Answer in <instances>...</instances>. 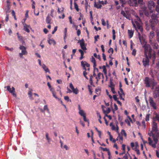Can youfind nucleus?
Masks as SVG:
<instances>
[{"label": "nucleus", "instance_id": "obj_1", "mask_svg": "<svg viewBox=\"0 0 159 159\" xmlns=\"http://www.w3.org/2000/svg\"><path fill=\"white\" fill-rule=\"evenodd\" d=\"M144 82L146 87H151L154 98L156 99L159 96V85L157 84V82L154 79H150L148 77H145Z\"/></svg>", "mask_w": 159, "mask_h": 159}, {"label": "nucleus", "instance_id": "obj_2", "mask_svg": "<svg viewBox=\"0 0 159 159\" xmlns=\"http://www.w3.org/2000/svg\"><path fill=\"white\" fill-rule=\"evenodd\" d=\"M134 20L135 23L133 21L132 22L133 26L135 29H138L142 32L143 30L141 26L142 22L139 17L138 16H136Z\"/></svg>", "mask_w": 159, "mask_h": 159}, {"label": "nucleus", "instance_id": "obj_3", "mask_svg": "<svg viewBox=\"0 0 159 159\" xmlns=\"http://www.w3.org/2000/svg\"><path fill=\"white\" fill-rule=\"evenodd\" d=\"M144 49V55L145 57H147L148 55L150 58L152 57V49L150 45L149 44H146L143 46Z\"/></svg>", "mask_w": 159, "mask_h": 159}, {"label": "nucleus", "instance_id": "obj_4", "mask_svg": "<svg viewBox=\"0 0 159 159\" xmlns=\"http://www.w3.org/2000/svg\"><path fill=\"white\" fill-rule=\"evenodd\" d=\"M150 106L152 107L154 109L156 110L157 109V104L154 102L153 98L150 96L148 98Z\"/></svg>", "mask_w": 159, "mask_h": 159}, {"label": "nucleus", "instance_id": "obj_5", "mask_svg": "<svg viewBox=\"0 0 159 159\" xmlns=\"http://www.w3.org/2000/svg\"><path fill=\"white\" fill-rule=\"evenodd\" d=\"M149 43L154 49L157 50L159 48V45H158L157 41L156 40H150Z\"/></svg>", "mask_w": 159, "mask_h": 159}, {"label": "nucleus", "instance_id": "obj_6", "mask_svg": "<svg viewBox=\"0 0 159 159\" xmlns=\"http://www.w3.org/2000/svg\"><path fill=\"white\" fill-rule=\"evenodd\" d=\"M149 22L152 29L156 25L159 24V20L158 19L150 20Z\"/></svg>", "mask_w": 159, "mask_h": 159}, {"label": "nucleus", "instance_id": "obj_7", "mask_svg": "<svg viewBox=\"0 0 159 159\" xmlns=\"http://www.w3.org/2000/svg\"><path fill=\"white\" fill-rule=\"evenodd\" d=\"M7 90L10 93H11L12 95L14 96L15 97H16V95L15 93V88L12 87V90H11V88H10V86H7L6 87Z\"/></svg>", "mask_w": 159, "mask_h": 159}, {"label": "nucleus", "instance_id": "obj_8", "mask_svg": "<svg viewBox=\"0 0 159 159\" xmlns=\"http://www.w3.org/2000/svg\"><path fill=\"white\" fill-rule=\"evenodd\" d=\"M81 66L83 67V68L85 70H86V66L87 67H90V64L88 63L87 62L85 61H82L81 62Z\"/></svg>", "mask_w": 159, "mask_h": 159}, {"label": "nucleus", "instance_id": "obj_9", "mask_svg": "<svg viewBox=\"0 0 159 159\" xmlns=\"http://www.w3.org/2000/svg\"><path fill=\"white\" fill-rule=\"evenodd\" d=\"M128 3L130 6H137V0H129Z\"/></svg>", "mask_w": 159, "mask_h": 159}, {"label": "nucleus", "instance_id": "obj_10", "mask_svg": "<svg viewBox=\"0 0 159 159\" xmlns=\"http://www.w3.org/2000/svg\"><path fill=\"white\" fill-rule=\"evenodd\" d=\"M152 130V132H156L158 130L157 124L154 121L153 122Z\"/></svg>", "mask_w": 159, "mask_h": 159}, {"label": "nucleus", "instance_id": "obj_11", "mask_svg": "<svg viewBox=\"0 0 159 159\" xmlns=\"http://www.w3.org/2000/svg\"><path fill=\"white\" fill-rule=\"evenodd\" d=\"M80 42V46L82 49L84 50H85L87 49L86 47L85 46L84 40L83 39L79 41L78 43Z\"/></svg>", "mask_w": 159, "mask_h": 159}, {"label": "nucleus", "instance_id": "obj_12", "mask_svg": "<svg viewBox=\"0 0 159 159\" xmlns=\"http://www.w3.org/2000/svg\"><path fill=\"white\" fill-rule=\"evenodd\" d=\"M148 55L147 57H145L146 58H143V65L144 66H146L147 65H149V60L148 58Z\"/></svg>", "mask_w": 159, "mask_h": 159}, {"label": "nucleus", "instance_id": "obj_13", "mask_svg": "<svg viewBox=\"0 0 159 159\" xmlns=\"http://www.w3.org/2000/svg\"><path fill=\"white\" fill-rule=\"evenodd\" d=\"M19 49L21 50V53L24 55H27V52L26 50V48L24 46L22 45H20Z\"/></svg>", "mask_w": 159, "mask_h": 159}, {"label": "nucleus", "instance_id": "obj_14", "mask_svg": "<svg viewBox=\"0 0 159 159\" xmlns=\"http://www.w3.org/2000/svg\"><path fill=\"white\" fill-rule=\"evenodd\" d=\"M158 73V72L156 70H150V74L152 77V78H151V79H154V78L155 77V75H156Z\"/></svg>", "mask_w": 159, "mask_h": 159}, {"label": "nucleus", "instance_id": "obj_15", "mask_svg": "<svg viewBox=\"0 0 159 159\" xmlns=\"http://www.w3.org/2000/svg\"><path fill=\"white\" fill-rule=\"evenodd\" d=\"M23 24L24 25V30L28 33H29L30 32V30L29 28H30V26L26 25L25 23L24 24L23 23Z\"/></svg>", "mask_w": 159, "mask_h": 159}, {"label": "nucleus", "instance_id": "obj_16", "mask_svg": "<svg viewBox=\"0 0 159 159\" xmlns=\"http://www.w3.org/2000/svg\"><path fill=\"white\" fill-rule=\"evenodd\" d=\"M155 34L154 33L153 31H152L150 32V35L149 36V42H150V40H155L153 39L154 37Z\"/></svg>", "mask_w": 159, "mask_h": 159}, {"label": "nucleus", "instance_id": "obj_17", "mask_svg": "<svg viewBox=\"0 0 159 159\" xmlns=\"http://www.w3.org/2000/svg\"><path fill=\"white\" fill-rule=\"evenodd\" d=\"M94 7L98 8H99V0H94Z\"/></svg>", "mask_w": 159, "mask_h": 159}, {"label": "nucleus", "instance_id": "obj_18", "mask_svg": "<svg viewBox=\"0 0 159 159\" xmlns=\"http://www.w3.org/2000/svg\"><path fill=\"white\" fill-rule=\"evenodd\" d=\"M42 67L43 68V70L45 71L46 72L50 73V70L44 64H43L42 66Z\"/></svg>", "mask_w": 159, "mask_h": 159}, {"label": "nucleus", "instance_id": "obj_19", "mask_svg": "<svg viewBox=\"0 0 159 159\" xmlns=\"http://www.w3.org/2000/svg\"><path fill=\"white\" fill-rule=\"evenodd\" d=\"M103 106L102 105V110H103V112L105 115L107 114L110 112L111 111V110H110V108H109V107L107 108V110L105 111L103 109Z\"/></svg>", "mask_w": 159, "mask_h": 159}, {"label": "nucleus", "instance_id": "obj_20", "mask_svg": "<svg viewBox=\"0 0 159 159\" xmlns=\"http://www.w3.org/2000/svg\"><path fill=\"white\" fill-rule=\"evenodd\" d=\"M148 8H150V6H153V7H154L155 6V3L152 1L150 0L148 2Z\"/></svg>", "mask_w": 159, "mask_h": 159}, {"label": "nucleus", "instance_id": "obj_21", "mask_svg": "<svg viewBox=\"0 0 159 159\" xmlns=\"http://www.w3.org/2000/svg\"><path fill=\"white\" fill-rule=\"evenodd\" d=\"M51 20L52 19L49 16V15H48L46 20V23L48 24H50Z\"/></svg>", "mask_w": 159, "mask_h": 159}, {"label": "nucleus", "instance_id": "obj_22", "mask_svg": "<svg viewBox=\"0 0 159 159\" xmlns=\"http://www.w3.org/2000/svg\"><path fill=\"white\" fill-rule=\"evenodd\" d=\"M90 61L92 63H93V66H97L95 59L93 56H92L91 58H90Z\"/></svg>", "mask_w": 159, "mask_h": 159}, {"label": "nucleus", "instance_id": "obj_23", "mask_svg": "<svg viewBox=\"0 0 159 159\" xmlns=\"http://www.w3.org/2000/svg\"><path fill=\"white\" fill-rule=\"evenodd\" d=\"M48 42L50 45L53 44L54 45L56 44V42L53 39H49L48 40Z\"/></svg>", "mask_w": 159, "mask_h": 159}, {"label": "nucleus", "instance_id": "obj_24", "mask_svg": "<svg viewBox=\"0 0 159 159\" xmlns=\"http://www.w3.org/2000/svg\"><path fill=\"white\" fill-rule=\"evenodd\" d=\"M93 75L95 77L96 76V71L97 73L98 72V68L96 67V66H93Z\"/></svg>", "mask_w": 159, "mask_h": 159}, {"label": "nucleus", "instance_id": "obj_25", "mask_svg": "<svg viewBox=\"0 0 159 159\" xmlns=\"http://www.w3.org/2000/svg\"><path fill=\"white\" fill-rule=\"evenodd\" d=\"M153 119L155 121L157 120L159 122V115L156 113L155 116L153 117Z\"/></svg>", "mask_w": 159, "mask_h": 159}, {"label": "nucleus", "instance_id": "obj_26", "mask_svg": "<svg viewBox=\"0 0 159 159\" xmlns=\"http://www.w3.org/2000/svg\"><path fill=\"white\" fill-rule=\"evenodd\" d=\"M128 33L129 38H132L134 34L132 30H128Z\"/></svg>", "mask_w": 159, "mask_h": 159}, {"label": "nucleus", "instance_id": "obj_27", "mask_svg": "<svg viewBox=\"0 0 159 159\" xmlns=\"http://www.w3.org/2000/svg\"><path fill=\"white\" fill-rule=\"evenodd\" d=\"M151 20L158 19L157 15H156L154 13H153L151 16Z\"/></svg>", "mask_w": 159, "mask_h": 159}, {"label": "nucleus", "instance_id": "obj_28", "mask_svg": "<svg viewBox=\"0 0 159 159\" xmlns=\"http://www.w3.org/2000/svg\"><path fill=\"white\" fill-rule=\"evenodd\" d=\"M141 8L142 10L144 11L147 10V7H146L143 4L142 5H140Z\"/></svg>", "mask_w": 159, "mask_h": 159}, {"label": "nucleus", "instance_id": "obj_29", "mask_svg": "<svg viewBox=\"0 0 159 159\" xmlns=\"http://www.w3.org/2000/svg\"><path fill=\"white\" fill-rule=\"evenodd\" d=\"M152 137L153 138V139L154 141V142L155 143L154 144H156H156L157 143L158 139L155 136L154 134H152Z\"/></svg>", "mask_w": 159, "mask_h": 159}, {"label": "nucleus", "instance_id": "obj_30", "mask_svg": "<svg viewBox=\"0 0 159 159\" xmlns=\"http://www.w3.org/2000/svg\"><path fill=\"white\" fill-rule=\"evenodd\" d=\"M79 113L80 116L83 117L86 116L85 113L83 110H80L79 111Z\"/></svg>", "mask_w": 159, "mask_h": 159}, {"label": "nucleus", "instance_id": "obj_31", "mask_svg": "<svg viewBox=\"0 0 159 159\" xmlns=\"http://www.w3.org/2000/svg\"><path fill=\"white\" fill-rule=\"evenodd\" d=\"M153 141L152 140H151V141H150V142H148L149 144L150 145L152 146V147L153 148H156V144L152 143Z\"/></svg>", "mask_w": 159, "mask_h": 159}, {"label": "nucleus", "instance_id": "obj_32", "mask_svg": "<svg viewBox=\"0 0 159 159\" xmlns=\"http://www.w3.org/2000/svg\"><path fill=\"white\" fill-rule=\"evenodd\" d=\"M47 85H48V87L49 88V89L50 90V91L51 92L54 91V89L52 88V87L49 82H48L47 83Z\"/></svg>", "mask_w": 159, "mask_h": 159}, {"label": "nucleus", "instance_id": "obj_33", "mask_svg": "<svg viewBox=\"0 0 159 159\" xmlns=\"http://www.w3.org/2000/svg\"><path fill=\"white\" fill-rule=\"evenodd\" d=\"M108 86L109 87H110L111 88L114 87L115 85L112 82V81L111 80L110 81V85H109Z\"/></svg>", "mask_w": 159, "mask_h": 159}, {"label": "nucleus", "instance_id": "obj_34", "mask_svg": "<svg viewBox=\"0 0 159 159\" xmlns=\"http://www.w3.org/2000/svg\"><path fill=\"white\" fill-rule=\"evenodd\" d=\"M74 7L75 9L77 11H79V8L78 7V6L77 4L75 2H74Z\"/></svg>", "mask_w": 159, "mask_h": 159}, {"label": "nucleus", "instance_id": "obj_35", "mask_svg": "<svg viewBox=\"0 0 159 159\" xmlns=\"http://www.w3.org/2000/svg\"><path fill=\"white\" fill-rule=\"evenodd\" d=\"M72 92L75 94H77L78 93L79 90L77 88L74 89L72 90Z\"/></svg>", "mask_w": 159, "mask_h": 159}, {"label": "nucleus", "instance_id": "obj_36", "mask_svg": "<svg viewBox=\"0 0 159 159\" xmlns=\"http://www.w3.org/2000/svg\"><path fill=\"white\" fill-rule=\"evenodd\" d=\"M137 6L138 4H140V5L143 4V0H137Z\"/></svg>", "mask_w": 159, "mask_h": 159}, {"label": "nucleus", "instance_id": "obj_37", "mask_svg": "<svg viewBox=\"0 0 159 159\" xmlns=\"http://www.w3.org/2000/svg\"><path fill=\"white\" fill-rule=\"evenodd\" d=\"M118 94H119V95H120V99H121V100H123L124 101L125 100H124V98H123V97H122V95H123V94H122V93H121L120 92H119V91H118Z\"/></svg>", "mask_w": 159, "mask_h": 159}, {"label": "nucleus", "instance_id": "obj_38", "mask_svg": "<svg viewBox=\"0 0 159 159\" xmlns=\"http://www.w3.org/2000/svg\"><path fill=\"white\" fill-rule=\"evenodd\" d=\"M48 133H46V135H45V136H46V138L48 141V143H49V142H50V138H49V137H48Z\"/></svg>", "mask_w": 159, "mask_h": 159}, {"label": "nucleus", "instance_id": "obj_39", "mask_svg": "<svg viewBox=\"0 0 159 159\" xmlns=\"http://www.w3.org/2000/svg\"><path fill=\"white\" fill-rule=\"evenodd\" d=\"M145 15L147 17H149L150 16L149 13L147 10L143 12Z\"/></svg>", "mask_w": 159, "mask_h": 159}, {"label": "nucleus", "instance_id": "obj_40", "mask_svg": "<svg viewBox=\"0 0 159 159\" xmlns=\"http://www.w3.org/2000/svg\"><path fill=\"white\" fill-rule=\"evenodd\" d=\"M108 52L109 53L111 52V55H112L113 54V52H114V50H113V49L112 48H110L109 49V50H108Z\"/></svg>", "mask_w": 159, "mask_h": 159}, {"label": "nucleus", "instance_id": "obj_41", "mask_svg": "<svg viewBox=\"0 0 159 159\" xmlns=\"http://www.w3.org/2000/svg\"><path fill=\"white\" fill-rule=\"evenodd\" d=\"M121 133L122 135H124L125 137L126 136V134L124 130L122 129L121 131Z\"/></svg>", "mask_w": 159, "mask_h": 159}, {"label": "nucleus", "instance_id": "obj_42", "mask_svg": "<svg viewBox=\"0 0 159 159\" xmlns=\"http://www.w3.org/2000/svg\"><path fill=\"white\" fill-rule=\"evenodd\" d=\"M121 13L123 16H124L126 18H127V15L125 13L124 11L122 10L121 12Z\"/></svg>", "mask_w": 159, "mask_h": 159}, {"label": "nucleus", "instance_id": "obj_43", "mask_svg": "<svg viewBox=\"0 0 159 159\" xmlns=\"http://www.w3.org/2000/svg\"><path fill=\"white\" fill-rule=\"evenodd\" d=\"M125 144H122V149L123 151V153H125Z\"/></svg>", "mask_w": 159, "mask_h": 159}, {"label": "nucleus", "instance_id": "obj_44", "mask_svg": "<svg viewBox=\"0 0 159 159\" xmlns=\"http://www.w3.org/2000/svg\"><path fill=\"white\" fill-rule=\"evenodd\" d=\"M156 39L157 41L159 43V31L157 32Z\"/></svg>", "mask_w": 159, "mask_h": 159}, {"label": "nucleus", "instance_id": "obj_45", "mask_svg": "<svg viewBox=\"0 0 159 159\" xmlns=\"http://www.w3.org/2000/svg\"><path fill=\"white\" fill-rule=\"evenodd\" d=\"M83 119H84V121H85V122H88V125H89V120L86 119V116H83Z\"/></svg>", "mask_w": 159, "mask_h": 159}, {"label": "nucleus", "instance_id": "obj_46", "mask_svg": "<svg viewBox=\"0 0 159 159\" xmlns=\"http://www.w3.org/2000/svg\"><path fill=\"white\" fill-rule=\"evenodd\" d=\"M86 70H85L84 71L83 74L84 76V77L87 79H88V78H87V77L86 76V75L87 74V72L86 71Z\"/></svg>", "mask_w": 159, "mask_h": 159}, {"label": "nucleus", "instance_id": "obj_47", "mask_svg": "<svg viewBox=\"0 0 159 159\" xmlns=\"http://www.w3.org/2000/svg\"><path fill=\"white\" fill-rule=\"evenodd\" d=\"M102 68L103 69V71L104 73L105 74H106L107 72L106 66H102Z\"/></svg>", "mask_w": 159, "mask_h": 159}, {"label": "nucleus", "instance_id": "obj_48", "mask_svg": "<svg viewBox=\"0 0 159 159\" xmlns=\"http://www.w3.org/2000/svg\"><path fill=\"white\" fill-rule=\"evenodd\" d=\"M99 38V36L98 35H96L94 36V43H95L96 42L98 41V39Z\"/></svg>", "mask_w": 159, "mask_h": 159}, {"label": "nucleus", "instance_id": "obj_49", "mask_svg": "<svg viewBox=\"0 0 159 159\" xmlns=\"http://www.w3.org/2000/svg\"><path fill=\"white\" fill-rule=\"evenodd\" d=\"M101 21H102V25L104 26H105L106 25V23L104 20L103 19H102L101 20Z\"/></svg>", "mask_w": 159, "mask_h": 159}, {"label": "nucleus", "instance_id": "obj_50", "mask_svg": "<svg viewBox=\"0 0 159 159\" xmlns=\"http://www.w3.org/2000/svg\"><path fill=\"white\" fill-rule=\"evenodd\" d=\"M155 9L156 11L159 14V5H157Z\"/></svg>", "mask_w": 159, "mask_h": 159}, {"label": "nucleus", "instance_id": "obj_51", "mask_svg": "<svg viewBox=\"0 0 159 159\" xmlns=\"http://www.w3.org/2000/svg\"><path fill=\"white\" fill-rule=\"evenodd\" d=\"M57 27L56 26L54 27V30L52 32V34H54L57 30Z\"/></svg>", "mask_w": 159, "mask_h": 159}, {"label": "nucleus", "instance_id": "obj_52", "mask_svg": "<svg viewBox=\"0 0 159 159\" xmlns=\"http://www.w3.org/2000/svg\"><path fill=\"white\" fill-rule=\"evenodd\" d=\"M53 96L56 99H59L56 96V95L55 93V91H54L52 92Z\"/></svg>", "mask_w": 159, "mask_h": 159}, {"label": "nucleus", "instance_id": "obj_53", "mask_svg": "<svg viewBox=\"0 0 159 159\" xmlns=\"http://www.w3.org/2000/svg\"><path fill=\"white\" fill-rule=\"evenodd\" d=\"M54 11V10L53 9H52L51 10V14H50V15H51V17H54L53 15V13Z\"/></svg>", "mask_w": 159, "mask_h": 159}, {"label": "nucleus", "instance_id": "obj_54", "mask_svg": "<svg viewBox=\"0 0 159 159\" xmlns=\"http://www.w3.org/2000/svg\"><path fill=\"white\" fill-rule=\"evenodd\" d=\"M149 115L150 114H148L146 115L145 119L146 121H148L149 120Z\"/></svg>", "mask_w": 159, "mask_h": 159}, {"label": "nucleus", "instance_id": "obj_55", "mask_svg": "<svg viewBox=\"0 0 159 159\" xmlns=\"http://www.w3.org/2000/svg\"><path fill=\"white\" fill-rule=\"evenodd\" d=\"M136 50L135 49H134L133 50L132 52V54L133 55L135 56L136 55Z\"/></svg>", "mask_w": 159, "mask_h": 159}, {"label": "nucleus", "instance_id": "obj_56", "mask_svg": "<svg viewBox=\"0 0 159 159\" xmlns=\"http://www.w3.org/2000/svg\"><path fill=\"white\" fill-rule=\"evenodd\" d=\"M93 56L95 57L98 59H99V55H98L96 53H94L93 54Z\"/></svg>", "mask_w": 159, "mask_h": 159}, {"label": "nucleus", "instance_id": "obj_57", "mask_svg": "<svg viewBox=\"0 0 159 159\" xmlns=\"http://www.w3.org/2000/svg\"><path fill=\"white\" fill-rule=\"evenodd\" d=\"M100 148H101L104 151H107H107H108V150H109L107 148H103L102 147H100Z\"/></svg>", "mask_w": 159, "mask_h": 159}, {"label": "nucleus", "instance_id": "obj_58", "mask_svg": "<svg viewBox=\"0 0 159 159\" xmlns=\"http://www.w3.org/2000/svg\"><path fill=\"white\" fill-rule=\"evenodd\" d=\"M139 147V146L138 144H136L135 146L134 147V148H133V149L135 150V151L137 150H138V148Z\"/></svg>", "mask_w": 159, "mask_h": 159}, {"label": "nucleus", "instance_id": "obj_59", "mask_svg": "<svg viewBox=\"0 0 159 159\" xmlns=\"http://www.w3.org/2000/svg\"><path fill=\"white\" fill-rule=\"evenodd\" d=\"M64 99L67 101V102H69V97L68 96H65L64 97Z\"/></svg>", "mask_w": 159, "mask_h": 159}, {"label": "nucleus", "instance_id": "obj_60", "mask_svg": "<svg viewBox=\"0 0 159 159\" xmlns=\"http://www.w3.org/2000/svg\"><path fill=\"white\" fill-rule=\"evenodd\" d=\"M77 35L79 36L81 34V31L80 29L78 30L77 31Z\"/></svg>", "mask_w": 159, "mask_h": 159}, {"label": "nucleus", "instance_id": "obj_61", "mask_svg": "<svg viewBox=\"0 0 159 159\" xmlns=\"http://www.w3.org/2000/svg\"><path fill=\"white\" fill-rule=\"evenodd\" d=\"M79 51L81 55H84V52L83 50L81 49H79Z\"/></svg>", "mask_w": 159, "mask_h": 159}, {"label": "nucleus", "instance_id": "obj_62", "mask_svg": "<svg viewBox=\"0 0 159 159\" xmlns=\"http://www.w3.org/2000/svg\"><path fill=\"white\" fill-rule=\"evenodd\" d=\"M70 87L72 90L75 88L72 83L70 84Z\"/></svg>", "mask_w": 159, "mask_h": 159}, {"label": "nucleus", "instance_id": "obj_63", "mask_svg": "<svg viewBox=\"0 0 159 159\" xmlns=\"http://www.w3.org/2000/svg\"><path fill=\"white\" fill-rule=\"evenodd\" d=\"M18 38L19 41H21L22 40V37L21 36L18 35Z\"/></svg>", "mask_w": 159, "mask_h": 159}, {"label": "nucleus", "instance_id": "obj_64", "mask_svg": "<svg viewBox=\"0 0 159 159\" xmlns=\"http://www.w3.org/2000/svg\"><path fill=\"white\" fill-rule=\"evenodd\" d=\"M156 65L157 66V67L158 68L159 67V59L157 60V62L156 63Z\"/></svg>", "mask_w": 159, "mask_h": 159}]
</instances>
